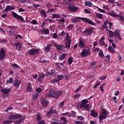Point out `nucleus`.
Listing matches in <instances>:
<instances>
[{
  "label": "nucleus",
  "mask_w": 124,
  "mask_h": 124,
  "mask_svg": "<svg viewBox=\"0 0 124 124\" xmlns=\"http://www.w3.org/2000/svg\"><path fill=\"white\" fill-rule=\"evenodd\" d=\"M80 56L82 58H85L88 57V56H91V50L90 48H84L83 49L82 51L80 53Z\"/></svg>",
  "instance_id": "nucleus-1"
},
{
  "label": "nucleus",
  "mask_w": 124,
  "mask_h": 124,
  "mask_svg": "<svg viewBox=\"0 0 124 124\" xmlns=\"http://www.w3.org/2000/svg\"><path fill=\"white\" fill-rule=\"evenodd\" d=\"M107 115H108L107 109L102 108V114H101L99 117L100 123L103 121V119H106V118H107Z\"/></svg>",
  "instance_id": "nucleus-2"
},
{
  "label": "nucleus",
  "mask_w": 124,
  "mask_h": 124,
  "mask_svg": "<svg viewBox=\"0 0 124 124\" xmlns=\"http://www.w3.org/2000/svg\"><path fill=\"white\" fill-rule=\"evenodd\" d=\"M63 93V92L62 91H55L52 90L53 98H55V99H57L59 98V97L61 96V95H62V94Z\"/></svg>",
  "instance_id": "nucleus-3"
},
{
  "label": "nucleus",
  "mask_w": 124,
  "mask_h": 124,
  "mask_svg": "<svg viewBox=\"0 0 124 124\" xmlns=\"http://www.w3.org/2000/svg\"><path fill=\"white\" fill-rule=\"evenodd\" d=\"M28 54L31 56H34L39 53V49L38 48H31L28 51Z\"/></svg>",
  "instance_id": "nucleus-4"
},
{
  "label": "nucleus",
  "mask_w": 124,
  "mask_h": 124,
  "mask_svg": "<svg viewBox=\"0 0 124 124\" xmlns=\"http://www.w3.org/2000/svg\"><path fill=\"white\" fill-rule=\"evenodd\" d=\"M79 19H80V20H82L83 22H85V23H88L89 25H91V26H94L95 25L94 22L89 18L79 17Z\"/></svg>",
  "instance_id": "nucleus-5"
},
{
  "label": "nucleus",
  "mask_w": 124,
  "mask_h": 124,
  "mask_svg": "<svg viewBox=\"0 0 124 124\" xmlns=\"http://www.w3.org/2000/svg\"><path fill=\"white\" fill-rule=\"evenodd\" d=\"M93 32V29L91 28H88L83 32V34L86 36L92 35Z\"/></svg>",
  "instance_id": "nucleus-6"
},
{
  "label": "nucleus",
  "mask_w": 124,
  "mask_h": 124,
  "mask_svg": "<svg viewBox=\"0 0 124 124\" xmlns=\"http://www.w3.org/2000/svg\"><path fill=\"white\" fill-rule=\"evenodd\" d=\"M65 38L67 40V42L66 43L65 48H68V49H69L70 44H71V40L70 39V37H69V34H66Z\"/></svg>",
  "instance_id": "nucleus-7"
},
{
  "label": "nucleus",
  "mask_w": 124,
  "mask_h": 124,
  "mask_svg": "<svg viewBox=\"0 0 124 124\" xmlns=\"http://www.w3.org/2000/svg\"><path fill=\"white\" fill-rule=\"evenodd\" d=\"M68 10L70 11V12H76L78 11V7L71 5L68 6Z\"/></svg>",
  "instance_id": "nucleus-8"
},
{
  "label": "nucleus",
  "mask_w": 124,
  "mask_h": 124,
  "mask_svg": "<svg viewBox=\"0 0 124 124\" xmlns=\"http://www.w3.org/2000/svg\"><path fill=\"white\" fill-rule=\"evenodd\" d=\"M5 59V49L4 48H1L0 50V60L2 61Z\"/></svg>",
  "instance_id": "nucleus-9"
},
{
  "label": "nucleus",
  "mask_w": 124,
  "mask_h": 124,
  "mask_svg": "<svg viewBox=\"0 0 124 124\" xmlns=\"http://www.w3.org/2000/svg\"><path fill=\"white\" fill-rule=\"evenodd\" d=\"M22 117H23V115L21 114H13L9 116V120H17V119H20V118H22Z\"/></svg>",
  "instance_id": "nucleus-10"
},
{
  "label": "nucleus",
  "mask_w": 124,
  "mask_h": 124,
  "mask_svg": "<svg viewBox=\"0 0 124 124\" xmlns=\"http://www.w3.org/2000/svg\"><path fill=\"white\" fill-rule=\"evenodd\" d=\"M16 9V8L14 6H11L10 5H7L5 9H4V11H2V13H4V11H6V12H8V11H11V10H15Z\"/></svg>",
  "instance_id": "nucleus-11"
},
{
  "label": "nucleus",
  "mask_w": 124,
  "mask_h": 124,
  "mask_svg": "<svg viewBox=\"0 0 124 124\" xmlns=\"http://www.w3.org/2000/svg\"><path fill=\"white\" fill-rule=\"evenodd\" d=\"M13 16L15 19H18V20H20V21H24V18H23V16H19L16 13L13 12Z\"/></svg>",
  "instance_id": "nucleus-12"
},
{
  "label": "nucleus",
  "mask_w": 124,
  "mask_h": 124,
  "mask_svg": "<svg viewBox=\"0 0 124 124\" xmlns=\"http://www.w3.org/2000/svg\"><path fill=\"white\" fill-rule=\"evenodd\" d=\"M58 112H57V110L51 109L49 111H48L46 113L47 117H50L53 114H57Z\"/></svg>",
  "instance_id": "nucleus-13"
},
{
  "label": "nucleus",
  "mask_w": 124,
  "mask_h": 124,
  "mask_svg": "<svg viewBox=\"0 0 124 124\" xmlns=\"http://www.w3.org/2000/svg\"><path fill=\"white\" fill-rule=\"evenodd\" d=\"M41 104L43 106V107L46 108L48 106V104H49V102L46 100V99L42 98L41 99Z\"/></svg>",
  "instance_id": "nucleus-14"
},
{
  "label": "nucleus",
  "mask_w": 124,
  "mask_h": 124,
  "mask_svg": "<svg viewBox=\"0 0 124 124\" xmlns=\"http://www.w3.org/2000/svg\"><path fill=\"white\" fill-rule=\"evenodd\" d=\"M20 84H21V80L16 79L14 81L13 85L16 88H19L20 87Z\"/></svg>",
  "instance_id": "nucleus-15"
},
{
  "label": "nucleus",
  "mask_w": 124,
  "mask_h": 124,
  "mask_svg": "<svg viewBox=\"0 0 124 124\" xmlns=\"http://www.w3.org/2000/svg\"><path fill=\"white\" fill-rule=\"evenodd\" d=\"M87 103H89V100L84 99L82 100V103L80 105V108H83L85 105H86Z\"/></svg>",
  "instance_id": "nucleus-16"
},
{
  "label": "nucleus",
  "mask_w": 124,
  "mask_h": 124,
  "mask_svg": "<svg viewBox=\"0 0 124 124\" xmlns=\"http://www.w3.org/2000/svg\"><path fill=\"white\" fill-rule=\"evenodd\" d=\"M45 78V75L44 73H41L39 75L38 80L39 82H41Z\"/></svg>",
  "instance_id": "nucleus-17"
},
{
  "label": "nucleus",
  "mask_w": 124,
  "mask_h": 124,
  "mask_svg": "<svg viewBox=\"0 0 124 124\" xmlns=\"http://www.w3.org/2000/svg\"><path fill=\"white\" fill-rule=\"evenodd\" d=\"M84 5L85 6H88V7H92L93 3H92V2H91L89 0H87L85 2Z\"/></svg>",
  "instance_id": "nucleus-18"
},
{
  "label": "nucleus",
  "mask_w": 124,
  "mask_h": 124,
  "mask_svg": "<svg viewBox=\"0 0 124 124\" xmlns=\"http://www.w3.org/2000/svg\"><path fill=\"white\" fill-rule=\"evenodd\" d=\"M90 115L92 117H93L94 118H96V117L98 116V114L96 112H95V111H94V110H92L91 111Z\"/></svg>",
  "instance_id": "nucleus-19"
},
{
  "label": "nucleus",
  "mask_w": 124,
  "mask_h": 124,
  "mask_svg": "<svg viewBox=\"0 0 124 124\" xmlns=\"http://www.w3.org/2000/svg\"><path fill=\"white\" fill-rule=\"evenodd\" d=\"M15 46L17 50H20L22 47V44L20 43H16Z\"/></svg>",
  "instance_id": "nucleus-20"
},
{
  "label": "nucleus",
  "mask_w": 124,
  "mask_h": 124,
  "mask_svg": "<svg viewBox=\"0 0 124 124\" xmlns=\"http://www.w3.org/2000/svg\"><path fill=\"white\" fill-rule=\"evenodd\" d=\"M79 47H80V48H84V47H85V43L84 42V41L79 40Z\"/></svg>",
  "instance_id": "nucleus-21"
},
{
  "label": "nucleus",
  "mask_w": 124,
  "mask_h": 124,
  "mask_svg": "<svg viewBox=\"0 0 124 124\" xmlns=\"http://www.w3.org/2000/svg\"><path fill=\"white\" fill-rule=\"evenodd\" d=\"M11 92V89H2L1 90V92L3 93H8L9 92Z\"/></svg>",
  "instance_id": "nucleus-22"
},
{
  "label": "nucleus",
  "mask_w": 124,
  "mask_h": 124,
  "mask_svg": "<svg viewBox=\"0 0 124 124\" xmlns=\"http://www.w3.org/2000/svg\"><path fill=\"white\" fill-rule=\"evenodd\" d=\"M108 51H109L110 53H112V54H115L116 53V50L112 47V46H108Z\"/></svg>",
  "instance_id": "nucleus-23"
},
{
  "label": "nucleus",
  "mask_w": 124,
  "mask_h": 124,
  "mask_svg": "<svg viewBox=\"0 0 124 124\" xmlns=\"http://www.w3.org/2000/svg\"><path fill=\"white\" fill-rule=\"evenodd\" d=\"M105 39V37L104 36H103L101 40L99 41V44L100 45H102V46H104V45H105V43L104 42V40Z\"/></svg>",
  "instance_id": "nucleus-24"
},
{
  "label": "nucleus",
  "mask_w": 124,
  "mask_h": 124,
  "mask_svg": "<svg viewBox=\"0 0 124 124\" xmlns=\"http://www.w3.org/2000/svg\"><path fill=\"white\" fill-rule=\"evenodd\" d=\"M27 90L29 93H31V92H32V88H31V86L30 83L27 84Z\"/></svg>",
  "instance_id": "nucleus-25"
},
{
  "label": "nucleus",
  "mask_w": 124,
  "mask_h": 124,
  "mask_svg": "<svg viewBox=\"0 0 124 124\" xmlns=\"http://www.w3.org/2000/svg\"><path fill=\"white\" fill-rule=\"evenodd\" d=\"M108 15H110V16H111V17H114V18H117V17H119V15H117L116 14H114L113 12H108Z\"/></svg>",
  "instance_id": "nucleus-26"
},
{
  "label": "nucleus",
  "mask_w": 124,
  "mask_h": 124,
  "mask_svg": "<svg viewBox=\"0 0 124 124\" xmlns=\"http://www.w3.org/2000/svg\"><path fill=\"white\" fill-rule=\"evenodd\" d=\"M49 93H48L46 95V98H48V97H53V90H49Z\"/></svg>",
  "instance_id": "nucleus-27"
},
{
  "label": "nucleus",
  "mask_w": 124,
  "mask_h": 124,
  "mask_svg": "<svg viewBox=\"0 0 124 124\" xmlns=\"http://www.w3.org/2000/svg\"><path fill=\"white\" fill-rule=\"evenodd\" d=\"M40 14L43 17H45V18L47 17V15H46V13L44 10H42L40 11Z\"/></svg>",
  "instance_id": "nucleus-28"
},
{
  "label": "nucleus",
  "mask_w": 124,
  "mask_h": 124,
  "mask_svg": "<svg viewBox=\"0 0 124 124\" xmlns=\"http://www.w3.org/2000/svg\"><path fill=\"white\" fill-rule=\"evenodd\" d=\"M72 62H73V57H71L68 59V63L69 64H72Z\"/></svg>",
  "instance_id": "nucleus-29"
},
{
  "label": "nucleus",
  "mask_w": 124,
  "mask_h": 124,
  "mask_svg": "<svg viewBox=\"0 0 124 124\" xmlns=\"http://www.w3.org/2000/svg\"><path fill=\"white\" fill-rule=\"evenodd\" d=\"M51 46L50 44H48L46 47L45 48V50L47 52H49L50 51V49H51Z\"/></svg>",
  "instance_id": "nucleus-30"
},
{
  "label": "nucleus",
  "mask_w": 124,
  "mask_h": 124,
  "mask_svg": "<svg viewBox=\"0 0 124 124\" xmlns=\"http://www.w3.org/2000/svg\"><path fill=\"white\" fill-rule=\"evenodd\" d=\"M96 16L98 19H103V15L101 14H96Z\"/></svg>",
  "instance_id": "nucleus-31"
},
{
  "label": "nucleus",
  "mask_w": 124,
  "mask_h": 124,
  "mask_svg": "<svg viewBox=\"0 0 124 124\" xmlns=\"http://www.w3.org/2000/svg\"><path fill=\"white\" fill-rule=\"evenodd\" d=\"M24 120H25V119L22 118L18 121H16L15 122V124H21V123H22V122H23L24 121Z\"/></svg>",
  "instance_id": "nucleus-32"
},
{
  "label": "nucleus",
  "mask_w": 124,
  "mask_h": 124,
  "mask_svg": "<svg viewBox=\"0 0 124 124\" xmlns=\"http://www.w3.org/2000/svg\"><path fill=\"white\" fill-rule=\"evenodd\" d=\"M52 17L53 18H59L61 17V15L60 14H54L52 15Z\"/></svg>",
  "instance_id": "nucleus-33"
},
{
  "label": "nucleus",
  "mask_w": 124,
  "mask_h": 124,
  "mask_svg": "<svg viewBox=\"0 0 124 124\" xmlns=\"http://www.w3.org/2000/svg\"><path fill=\"white\" fill-rule=\"evenodd\" d=\"M36 120L37 122H39V121H41V115H40V114L39 113L37 115Z\"/></svg>",
  "instance_id": "nucleus-34"
},
{
  "label": "nucleus",
  "mask_w": 124,
  "mask_h": 124,
  "mask_svg": "<svg viewBox=\"0 0 124 124\" xmlns=\"http://www.w3.org/2000/svg\"><path fill=\"white\" fill-rule=\"evenodd\" d=\"M31 24L32 25H38V22H37L36 20H35V19H33L31 21Z\"/></svg>",
  "instance_id": "nucleus-35"
},
{
  "label": "nucleus",
  "mask_w": 124,
  "mask_h": 124,
  "mask_svg": "<svg viewBox=\"0 0 124 124\" xmlns=\"http://www.w3.org/2000/svg\"><path fill=\"white\" fill-rule=\"evenodd\" d=\"M118 35H120V33L119 32V29H117L114 33V36H117Z\"/></svg>",
  "instance_id": "nucleus-36"
},
{
  "label": "nucleus",
  "mask_w": 124,
  "mask_h": 124,
  "mask_svg": "<svg viewBox=\"0 0 124 124\" xmlns=\"http://www.w3.org/2000/svg\"><path fill=\"white\" fill-rule=\"evenodd\" d=\"M98 11H99V12H101V13H104V14H106V11L101 9V8L98 9Z\"/></svg>",
  "instance_id": "nucleus-37"
},
{
  "label": "nucleus",
  "mask_w": 124,
  "mask_h": 124,
  "mask_svg": "<svg viewBox=\"0 0 124 124\" xmlns=\"http://www.w3.org/2000/svg\"><path fill=\"white\" fill-rule=\"evenodd\" d=\"M84 109H87V111L90 110V104L85 105L84 107Z\"/></svg>",
  "instance_id": "nucleus-38"
},
{
  "label": "nucleus",
  "mask_w": 124,
  "mask_h": 124,
  "mask_svg": "<svg viewBox=\"0 0 124 124\" xmlns=\"http://www.w3.org/2000/svg\"><path fill=\"white\" fill-rule=\"evenodd\" d=\"M7 83H8L9 84H12V83H13V78H10L7 81Z\"/></svg>",
  "instance_id": "nucleus-39"
},
{
  "label": "nucleus",
  "mask_w": 124,
  "mask_h": 124,
  "mask_svg": "<svg viewBox=\"0 0 124 124\" xmlns=\"http://www.w3.org/2000/svg\"><path fill=\"white\" fill-rule=\"evenodd\" d=\"M61 61H62V60H64L65 59V54H63L61 55V56L59 58Z\"/></svg>",
  "instance_id": "nucleus-40"
},
{
  "label": "nucleus",
  "mask_w": 124,
  "mask_h": 124,
  "mask_svg": "<svg viewBox=\"0 0 124 124\" xmlns=\"http://www.w3.org/2000/svg\"><path fill=\"white\" fill-rule=\"evenodd\" d=\"M12 123V121L10 120H6V121H4L3 122V124H11Z\"/></svg>",
  "instance_id": "nucleus-41"
},
{
  "label": "nucleus",
  "mask_w": 124,
  "mask_h": 124,
  "mask_svg": "<svg viewBox=\"0 0 124 124\" xmlns=\"http://www.w3.org/2000/svg\"><path fill=\"white\" fill-rule=\"evenodd\" d=\"M78 121H83L84 120V117L82 116H78L77 117Z\"/></svg>",
  "instance_id": "nucleus-42"
},
{
  "label": "nucleus",
  "mask_w": 124,
  "mask_h": 124,
  "mask_svg": "<svg viewBox=\"0 0 124 124\" xmlns=\"http://www.w3.org/2000/svg\"><path fill=\"white\" fill-rule=\"evenodd\" d=\"M99 55L101 57V58H103L104 57V54H103V51L102 50H101L99 52Z\"/></svg>",
  "instance_id": "nucleus-43"
},
{
  "label": "nucleus",
  "mask_w": 124,
  "mask_h": 124,
  "mask_svg": "<svg viewBox=\"0 0 124 124\" xmlns=\"http://www.w3.org/2000/svg\"><path fill=\"white\" fill-rule=\"evenodd\" d=\"M80 20L78 18H76L74 19H72V23H77V22H79Z\"/></svg>",
  "instance_id": "nucleus-44"
},
{
  "label": "nucleus",
  "mask_w": 124,
  "mask_h": 124,
  "mask_svg": "<svg viewBox=\"0 0 124 124\" xmlns=\"http://www.w3.org/2000/svg\"><path fill=\"white\" fill-rule=\"evenodd\" d=\"M67 29H69L70 30H72L74 28V25L73 24H70L69 26H67Z\"/></svg>",
  "instance_id": "nucleus-45"
},
{
  "label": "nucleus",
  "mask_w": 124,
  "mask_h": 124,
  "mask_svg": "<svg viewBox=\"0 0 124 124\" xmlns=\"http://www.w3.org/2000/svg\"><path fill=\"white\" fill-rule=\"evenodd\" d=\"M107 78V76H103L99 78V80H105Z\"/></svg>",
  "instance_id": "nucleus-46"
},
{
  "label": "nucleus",
  "mask_w": 124,
  "mask_h": 124,
  "mask_svg": "<svg viewBox=\"0 0 124 124\" xmlns=\"http://www.w3.org/2000/svg\"><path fill=\"white\" fill-rule=\"evenodd\" d=\"M108 33L111 37H113L114 36V32H113L112 31H109Z\"/></svg>",
  "instance_id": "nucleus-47"
},
{
  "label": "nucleus",
  "mask_w": 124,
  "mask_h": 124,
  "mask_svg": "<svg viewBox=\"0 0 124 124\" xmlns=\"http://www.w3.org/2000/svg\"><path fill=\"white\" fill-rule=\"evenodd\" d=\"M56 48H57V50H62V46L61 45L59 46V45H57Z\"/></svg>",
  "instance_id": "nucleus-48"
},
{
  "label": "nucleus",
  "mask_w": 124,
  "mask_h": 124,
  "mask_svg": "<svg viewBox=\"0 0 124 124\" xmlns=\"http://www.w3.org/2000/svg\"><path fill=\"white\" fill-rule=\"evenodd\" d=\"M81 89H82V86H79L78 87V88L76 90V91H75L76 93H78L79 92V91H80V90H81Z\"/></svg>",
  "instance_id": "nucleus-49"
},
{
  "label": "nucleus",
  "mask_w": 124,
  "mask_h": 124,
  "mask_svg": "<svg viewBox=\"0 0 124 124\" xmlns=\"http://www.w3.org/2000/svg\"><path fill=\"white\" fill-rule=\"evenodd\" d=\"M97 62L96 61L92 62L91 63V66H95V65H96Z\"/></svg>",
  "instance_id": "nucleus-50"
},
{
  "label": "nucleus",
  "mask_w": 124,
  "mask_h": 124,
  "mask_svg": "<svg viewBox=\"0 0 124 124\" xmlns=\"http://www.w3.org/2000/svg\"><path fill=\"white\" fill-rule=\"evenodd\" d=\"M18 38H20V39H22V35L20 34L16 35V39L17 40Z\"/></svg>",
  "instance_id": "nucleus-51"
},
{
  "label": "nucleus",
  "mask_w": 124,
  "mask_h": 124,
  "mask_svg": "<svg viewBox=\"0 0 124 124\" xmlns=\"http://www.w3.org/2000/svg\"><path fill=\"white\" fill-rule=\"evenodd\" d=\"M115 38L118 39V40H122V37H121V35H118V36H115Z\"/></svg>",
  "instance_id": "nucleus-52"
},
{
  "label": "nucleus",
  "mask_w": 124,
  "mask_h": 124,
  "mask_svg": "<svg viewBox=\"0 0 124 124\" xmlns=\"http://www.w3.org/2000/svg\"><path fill=\"white\" fill-rule=\"evenodd\" d=\"M13 67H16V68H19L20 66H19L16 63H14L12 64Z\"/></svg>",
  "instance_id": "nucleus-53"
},
{
  "label": "nucleus",
  "mask_w": 124,
  "mask_h": 124,
  "mask_svg": "<svg viewBox=\"0 0 124 124\" xmlns=\"http://www.w3.org/2000/svg\"><path fill=\"white\" fill-rule=\"evenodd\" d=\"M62 79H63V76H62V75H59L58 76V80L61 81V80H62Z\"/></svg>",
  "instance_id": "nucleus-54"
},
{
  "label": "nucleus",
  "mask_w": 124,
  "mask_h": 124,
  "mask_svg": "<svg viewBox=\"0 0 124 124\" xmlns=\"http://www.w3.org/2000/svg\"><path fill=\"white\" fill-rule=\"evenodd\" d=\"M118 17H119V18L121 21L124 20V18L123 16L122 15V14H120V15H119Z\"/></svg>",
  "instance_id": "nucleus-55"
},
{
  "label": "nucleus",
  "mask_w": 124,
  "mask_h": 124,
  "mask_svg": "<svg viewBox=\"0 0 124 124\" xmlns=\"http://www.w3.org/2000/svg\"><path fill=\"white\" fill-rule=\"evenodd\" d=\"M36 91L37 93H41L42 92V89L40 88L36 89Z\"/></svg>",
  "instance_id": "nucleus-56"
},
{
  "label": "nucleus",
  "mask_w": 124,
  "mask_h": 124,
  "mask_svg": "<svg viewBox=\"0 0 124 124\" xmlns=\"http://www.w3.org/2000/svg\"><path fill=\"white\" fill-rule=\"evenodd\" d=\"M80 95H81V94L77 93L74 95V97L75 98H77L79 97V96H80Z\"/></svg>",
  "instance_id": "nucleus-57"
},
{
  "label": "nucleus",
  "mask_w": 124,
  "mask_h": 124,
  "mask_svg": "<svg viewBox=\"0 0 124 124\" xmlns=\"http://www.w3.org/2000/svg\"><path fill=\"white\" fill-rule=\"evenodd\" d=\"M64 22H65V21L64 20V17H62V19H61L59 20L60 24H61V23H64Z\"/></svg>",
  "instance_id": "nucleus-58"
},
{
  "label": "nucleus",
  "mask_w": 124,
  "mask_h": 124,
  "mask_svg": "<svg viewBox=\"0 0 124 124\" xmlns=\"http://www.w3.org/2000/svg\"><path fill=\"white\" fill-rule=\"evenodd\" d=\"M19 12H25V10L22 8H20L18 9Z\"/></svg>",
  "instance_id": "nucleus-59"
},
{
  "label": "nucleus",
  "mask_w": 124,
  "mask_h": 124,
  "mask_svg": "<svg viewBox=\"0 0 124 124\" xmlns=\"http://www.w3.org/2000/svg\"><path fill=\"white\" fill-rule=\"evenodd\" d=\"M37 97H38V93H36L35 95H33V99L35 100Z\"/></svg>",
  "instance_id": "nucleus-60"
},
{
  "label": "nucleus",
  "mask_w": 124,
  "mask_h": 124,
  "mask_svg": "<svg viewBox=\"0 0 124 124\" xmlns=\"http://www.w3.org/2000/svg\"><path fill=\"white\" fill-rule=\"evenodd\" d=\"M85 13H87L88 14H90L91 13V11L88 9H84Z\"/></svg>",
  "instance_id": "nucleus-61"
},
{
  "label": "nucleus",
  "mask_w": 124,
  "mask_h": 124,
  "mask_svg": "<svg viewBox=\"0 0 124 124\" xmlns=\"http://www.w3.org/2000/svg\"><path fill=\"white\" fill-rule=\"evenodd\" d=\"M76 114V112L75 111H72L71 113H70L69 114V116H70V117H71V116H73L74 115Z\"/></svg>",
  "instance_id": "nucleus-62"
},
{
  "label": "nucleus",
  "mask_w": 124,
  "mask_h": 124,
  "mask_svg": "<svg viewBox=\"0 0 124 124\" xmlns=\"http://www.w3.org/2000/svg\"><path fill=\"white\" fill-rule=\"evenodd\" d=\"M75 123L76 124H84V122H83L82 121H76Z\"/></svg>",
  "instance_id": "nucleus-63"
},
{
  "label": "nucleus",
  "mask_w": 124,
  "mask_h": 124,
  "mask_svg": "<svg viewBox=\"0 0 124 124\" xmlns=\"http://www.w3.org/2000/svg\"><path fill=\"white\" fill-rule=\"evenodd\" d=\"M51 5H52V4L51 3H47L46 4V7L48 8H51Z\"/></svg>",
  "instance_id": "nucleus-64"
}]
</instances>
